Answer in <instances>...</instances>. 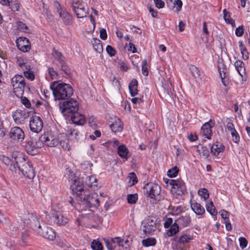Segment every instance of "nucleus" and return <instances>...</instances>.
<instances>
[{
  "mask_svg": "<svg viewBox=\"0 0 250 250\" xmlns=\"http://www.w3.org/2000/svg\"><path fill=\"white\" fill-rule=\"evenodd\" d=\"M50 87L55 100L68 99L73 93L72 87L69 84L65 83L55 81L50 84Z\"/></svg>",
  "mask_w": 250,
  "mask_h": 250,
  "instance_id": "1",
  "label": "nucleus"
},
{
  "mask_svg": "<svg viewBox=\"0 0 250 250\" xmlns=\"http://www.w3.org/2000/svg\"><path fill=\"white\" fill-rule=\"evenodd\" d=\"M79 193L77 197V200L81 201V203L86 208L97 207L99 206V201L98 199V195L95 193H89L86 190H84L82 193Z\"/></svg>",
  "mask_w": 250,
  "mask_h": 250,
  "instance_id": "2",
  "label": "nucleus"
},
{
  "mask_svg": "<svg viewBox=\"0 0 250 250\" xmlns=\"http://www.w3.org/2000/svg\"><path fill=\"white\" fill-rule=\"evenodd\" d=\"M17 166L23 175L29 179H33L35 175L32 164L24 158L19 157L16 161Z\"/></svg>",
  "mask_w": 250,
  "mask_h": 250,
  "instance_id": "3",
  "label": "nucleus"
},
{
  "mask_svg": "<svg viewBox=\"0 0 250 250\" xmlns=\"http://www.w3.org/2000/svg\"><path fill=\"white\" fill-rule=\"evenodd\" d=\"M60 109L64 116L69 117L70 114L74 112L78 111L79 109V104L78 102L73 99H70L64 102L59 103Z\"/></svg>",
  "mask_w": 250,
  "mask_h": 250,
  "instance_id": "4",
  "label": "nucleus"
},
{
  "mask_svg": "<svg viewBox=\"0 0 250 250\" xmlns=\"http://www.w3.org/2000/svg\"><path fill=\"white\" fill-rule=\"evenodd\" d=\"M42 146L40 138L30 137L26 140L24 147L27 153L31 155H35L39 152V148Z\"/></svg>",
  "mask_w": 250,
  "mask_h": 250,
  "instance_id": "5",
  "label": "nucleus"
},
{
  "mask_svg": "<svg viewBox=\"0 0 250 250\" xmlns=\"http://www.w3.org/2000/svg\"><path fill=\"white\" fill-rule=\"evenodd\" d=\"M78 18H83L88 14V8L81 0H73L70 4Z\"/></svg>",
  "mask_w": 250,
  "mask_h": 250,
  "instance_id": "6",
  "label": "nucleus"
},
{
  "mask_svg": "<svg viewBox=\"0 0 250 250\" xmlns=\"http://www.w3.org/2000/svg\"><path fill=\"white\" fill-rule=\"evenodd\" d=\"M41 143H42V146L45 145L48 146L53 147L58 146L59 144L62 145V141H59V139L55 138L49 132L44 133L40 137Z\"/></svg>",
  "mask_w": 250,
  "mask_h": 250,
  "instance_id": "7",
  "label": "nucleus"
},
{
  "mask_svg": "<svg viewBox=\"0 0 250 250\" xmlns=\"http://www.w3.org/2000/svg\"><path fill=\"white\" fill-rule=\"evenodd\" d=\"M169 184L172 186L171 191L178 195L185 194L187 192L185 183L182 180H169Z\"/></svg>",
  "mask_w": 250,
  "mask_h": 250,
  "instance_id": "8",
  "label": "nucleus"
},
{
  "mask_svg": "<svg viewBox=\"0 0 250 250\" xmlns=\"http://www.w3.org/2000/svg\"><path fill=\"white\" fill-rule=\"evenodd\" d=\"M147 194L151 198L155 199L156 196L160 194V187L156 184L152 183H147L144 187Z\"/></svg>",
  "mask_w": 250,
  "mask_h": 250,
  "instance_id": "9",
  "label": "nucleus"
},
{
  "mask_svg": "<svg viewBox=\"0 0 250 250\" xmlns=\"http://www.w3.org/2000/svg\"><path fill=\"white\" fill-rule=\"evenodd\" d=\"M30 130L36 133H38L42 130L43 122L41 118L38 116H33L29 122Z\"/></svg>",
  "mask_w": 250,
  "mask_h": 250,
  "instance_id": "10",
  "label": "nucleus"
},
{
  "mask_svg": "<svg viewBox=\"0 0 250 250\" xmlns=\"http://www.w3.org/2000/svg\"><path fill=\"white\" fill-rule=\"evenodd\" d=\"M143 231L146 234H150L157 229L156 221L152 218H148L144 222Z\"/></svg>",
  "mask_w": 250,
  "mask_h": 250,
  "instance_id": "11",
  "label": "nucleus"
},
{
  "mask_svg": "<svg viewBox=\"0 0 250 250\" xmlns=\"http://www.w3.org/2000/svg\"><path fill=\"white\" fill-rule=\"evenodd\" d=\"M38 233L43 237L50 240H53L56 237V233L54 230L51 228L46 226L45 225L42 228L37 230Z\"/></svg>",
  "mask_w": 250,
  "mask_h": 250,
  "instance_id": "12",
  "label": "nucleus"
},
{
  "mask_svg": "<svg viewBox=\"0 0 250 250\" xmlns=\"http://www.w3.org/2000/svg\"><path fill=\"white\" fill-rule=\"evenodd\" d=\"M11 84L14 90L23 92V88L25 86L24 78L21 75H16L11 79Z\"/></svg>",
  "mask_w": 250,
  "mask_h": 250,
  "instance_id": "13",
  "label": "nucleus"
},
{
  "mask_svg": "<svg viewBox=\"0 0 250 250\" xmlns=\"http://www.w3.org/2000/svg\"><path fill=\"white\" fill-rule=\"evenodd\" d=\"M71 181V188L73 194H75L77 197L79 195L78 193H81L84 190L83 187V180L79 178L77 179L75 177L74 179H72V178Z\"/></svg>",
  "mask_w": 250,
  "mask_h": 250,
  "instance_id": "14",
  "label": "nucleus"
},
{
  "mask_svg": "<svg viewBox=\"0 0 250 250\" xmlns=\"http://www.w3.org/2000/svg\"><path fill=\"white\" fill-rule=\"evenodd\" d=\"M29 224L28 220L24 219L22 220L21 217L17 218L15 222H13L10 229L12 231H17L18 230L23 229L25 227L27 226Z\"/></svg>",
  "mask_w": 250,
  "mask_h": 250,
  "instance_id": "15",
  "label": "nucleus"
},
{
  "mask_svg": "<svg viewBox=\"0 0 250 250\" xmlns=\"http://www.w3.org/2000/svg\"><path fill=\"white\" fill-rule=\"evenodd\" d=\"M28 116V112L26 109L17 110L13 114V118L17 124H22Z\"/></svg>",
  "mask_w": 250,
  "mask_h": 250,
  "instance_id": "16",
  "label": "nucleus"
},
{
  "mask_svg": "<svg viewBox=\"0 0 250 250\" xmlns=\"http://www.w3.org/2000/svg\"><path fill=\"white\" fill-rule=\"evenodd\" d=\"M9 136L12 139L21 141L24 139V134L19 127H14L11 129Z\"/></svg>",
  "mask_w": 250,
  "mask_h": 250,
  "instance_id": "17",
  "label": "nucleus"
},
{
  "mask_svg": "<svg viewBox=\"0 0 250 250\" xmlns=\"http://www.w3.org/2000/svg\"><path fill=\"white\" fill-rule=\"evenodd\" d=\"M105 246L108 250H114L116 246L115 244L118 245L119 247L122 246L123 248V240L120 237H115L105 240Z\"/></svg>",
  "mask_w": 250,
  "mask_h": 250,
  "instance_id": "18",
  "label": "nucleus"
},
{
  "mask_svg": "<svg viewBox=\"0 0 250 250\" xmlns=\"http://www.w3.org/2000/svg\"><path fill=\"white\" fill-rule=\"evenodd\" d=\"M29 217L26 219L28 220L29 224L30 227L37 231L38 229L42 228V226L40 223V216L36 214H31L28 215Z\"/></svg>",
  "mask_w": 250,
  "mask_h": 250,
  "instance_id": "19",
  "label": "nucleus"
},
{
  "mask_svg": "<svg viewBox=\"0 0 250 250\" xmlns=\"http://www.w3.org/2000/svg\"><path fill=\"white\" fill-rule=\"evenodd\" d=\"M214 123H212L211 120H210L209 122L206 123L202 126L201 130L203 136L205 138L208 139H211V137L212 135L211 128L214 126Z\"/></svg>",
  "mask_w": 250,
  "mask_h": 250,
  "instance_id": "20",
  "label": "nucleus"
},
{
  "mask_svg": "<svg viewBox=\"0 0 250 250\" xmlns=\"http://www.w3.org/2000/svg\"><path fill=\"white\" fill-rule=\"evenodd\" d=\"M0 3L8 6L14 12L18 11L21 6L18 0H0Z\"/></svg>",
  "mask_w": 250,
  "mask_h": 250,
  "instance_id": "21",
  "label": "nucleus"
},
{
  "mask_svg": "<svg viewBox=\"0 0 250 250\" xmlns=\"http://www.w3.org/2000/svg\"><path fill=\"white\" fill-rule=\"evenodd\" d=\"M52 215L54 223L59 226L65 225L68 221V219L59 211H55Z\"/></svg>",
  "mask_w": 250,
  "mask_h": 250,
  "instance_id": "22",
  "label": "nucleus"
},
{
  "mask_svg": "<svg viewBox=\"0 0 250 250\" xmlns=\"http://www.w3.org/2000/svg\"><path fill=\"white\" fill-rule=\"evenodd\" d=\"M69 117H70L73 123L77 125H83L85 122L84 116L77 111L70 114Z\"/></svg>",
  "mask_w": 250,
  "mask_h": 250,
  "instance_id": "23",
  "label": "nucleus"
},
{
  "mask_svg": "<svg viewBox=\"0 0 250 250\" xmlns=\"http://www.w3.org/2000/svg\"><path fill=\"white\" fill-rule=\"evenodd\" d=\"M235 67L239 75L244 78L246 77V69L244 63L240 60H237L234 64Z\"/></svg>",
  "mask_w": 250,
  "mask_h": 250,
  "instance_id": "24",
  "label": "nucleus"
},
{
  "mask_svg": "<svg viewBox=\"0 0 250 250\" xmlns=\"http://www.w3.org/2000/svg\"><path fill=\"white\" fill-rule=\"evenodd\" d=\"M60 17L62 18L65 25H71L73 22V16L66 11H60Z\"/></svg>",
  "mask_w": 250,
  "mask_h": 250,
  "instance_id": "25",
  "label": "nucleus"
},
{
  "mask_svg": "<svg viewBox=\"0 0 250 250\" xmlns=\"http://www.w3.org/2000/svg\"><path fill=\"white\" fill-rule=\"evenodd\" d=\"M225 146L221 144H213L210 148V152L215 156H217L220 152L224 150Z\"/></svg>",
  "mask_w": 250,
  "mask_h": 250,
  "instance_id": "26",
  "label": "nucleus"
},
{
  "mask_svg": "<svg viewBox=\"0 0 250 250\" xmlns=\"http://www.w3.org/2000/svg\"><path fill=\"white\" fill-rule=\"evenodd\" d=\"M163 95L165 98L167 100L171 98L172 92L171 89L172 88V85L171 82H169V83L167 85H163Z\"/></svg>",
  "mask_w": 250,
  "mask_h": 250,
  "instance_id": "27",
  "label": "nucleus"
},
{
  "mask_svg": "<svg viewBox=\"0 0 250 250\" xmlns=\"http://www.w3.org/2000/svg\"><path fill=\"white\" fill-rule=\"evenodd\" d=\"M191 207L193 211L197 215H202L205 212L204 207L197 202L192 203Z\"/></svg>",
  "mask_w": 250,
  "mask_h": 250,
  "instance_id": "28",
  "label": "nucleus"
},
{
  "mask_svg": "<svg viewBox=\"0 0 250 250\" xmlns=\"http://www.w3.org/2000/svg\"><path fill=\"white\" fill-rule=\"evenodd\" d=\"M118 154L122 158L128 159V150L125 145H121L118 147Z\"/></svg>",
  "mask_w": 250,
  "mask_h": 250,
  "instance_id": "29",
  "label": "nucleus"
},
{
  "mask_svg": "<svg viewBox=\"0 0 250 250\" xmlns=\"http://www.w3.org/2000/svg\"><path fill=\"white\" fill-rule=\"evenodd\" d=\"M9 167V172L13 177H17L20 174V168L17 167V164L14 162L8 166Z\"/></svg>",
  "mask_w": 250,
  "mask_h": 250,
  "instance_id": "30",
  "label": "nucleus"
},
{
  "mask_svg": "<svg viewBox=\"0 0 250 250\" xmlns=\"http://www.w3.org/2000/svg\"><path fill=\"white\" fill-rule=\"evenodd\" d=\"M93 47L95 50L98 52L101 53L103 51V47L101 41L98 39L94 38L91 41Z\"/></svg>",
  "mask_w": 250,
  "mask_h": 250,
  "instance_id": "31",
  "label": "nucleus"
},
{
  "mask_svg": "<svg viewBox=\"0 0 250 250\" xmlns=\"http://www.w3.org/2000/svg\"><path fill=\"white\" fill-rule=\"evenodd\" d=\"M110 128L112 131L114 132L121 131L123 128L122 124L119 119H117V121L114 123H112L110 125Z\"/></svg>",
  "mask_w": 250,
  "mask_h": 250,
  "instance_id": "32",
  "label": "nucleus"
},
{
  "mask_svg": "<svg viewBox=\"0 0 250 250\" xmlns=\"http://www.w3.org/2000/svg\"><path fill=\"white\" fill-rule=\"evenodd\" d=\"M224 19L226 22L230 24L233 27L235 26V21L233 20L230 16L229 12L226 9L223 10Z\"/></svg>",
  "mask_w": 250,
  "mask_h": 250,
  "instance_id": "33",
  "label": "nucleus"
},
{
  "mask_svg": "<svg viewBox=\"0 0 250 250\" xmlns=\"http://www.w3.org/2000/svg\"><path fill=\"white\" fill-rule=\"evenodd\" d=\"M198 151L200 155L202 156L205 159L207 158L209 155L208 150L205 146H198Z\"/></svg>",
  "mask_w": 250,
  "mask_h": 250,
  "instance_id": "34",
  "label": "nucleus"
},
{
  "mask_svg": "<svg viewBox=\"0 0 250 250\" xmlns=\"http://www.w3.org/2000/svg\"><path fill=\"white\" fill-rule=\"evenodd\" d=\"M156 243V241L154 238H148L146 239H144L142 241V245L143 246L148 247L149 246H155Z\"/></svg>",
  "mask_w": 250,
  "mask_h": 250,
  "instance_id": "35",
  "label": "nucleus"
},
{
  "mask_svg": "<svg viewBox=\"0 0 250 250\" xmlns=\"http://www.w3.org/2000/svg\"><path fill=\"white\" fill-rule=\"evenodd\" d=\"M176 221L178 223L182 225L183 227L188 226L190 222V218L188 216H182L179 218Z\"/></svg>",
  "mask_w": 250,
  "mask_h": 250,
  "instance_id": "36",
  "label": "nucleus"
},
{
  "mask_svg": "<svg viewBox=\"0 0 250 250\" xmlns=\"http://www.w3.org/2000/svg\"><path fill=\"white\" fill-rule=\"evenodd\" d=\"M207 210L212 216H215L217 214V211L215 209L213 202L210 201L208 204L206 205Z\"/></svg>",
  "mask_w": 250,
  "mask_h": 250,
  "instance_id": "37",
  "label": "nucleus"
},
{
  "mask_svg": "<svg viewBox=\"0 0 250 250\" xmlns=\"http://www.w3.org/2000/svg\"><path fill=\"white\" fill-rule=\"evenodd\" d=\"M218 70L220 73V77L221 78L222 82L224 86H226L228 84V82L225 80L226 77V69L223 68V70H221V68L220 66H218Z\"/></svg>",
  "mask_w": 250,
  "mask_h": 250,
  "instance_id": "38",
  "label": "nucleus"
},
{
  "mask_svg": "<svg viewBox=\"0 0 250 250\" xmlns=\"http://www.w3.org/2000/svg\"><path fill=\"white\" fill-rule=\"evenodd\" d=\"M91 247L93 250H103L102 243L98 240H93L91 243Z\"/></svg>",
  "mask_w": 250,
  "mask_h": 250,
  "instance_id": "39",
  "label": "nucleus"
},
{
  "mask_svg": "<svg viewBox=\"0 0 250 250\" xmlns=\"http://www.w3.org/2000/svg\"><path fill=\"white\" fill-rule=\"evenodd\" d=\"M179 230V226L176 223L173 224L169 229L168 230L167 234L168 236H172L175 235Z\"/></svg>",
  "mask_w": 250,
  "mask_h": 250,
  "instance_id": "40",
  "label": "nucleus"
},
{
  "mask_svg": "<svg viewBox=\"0 0 250 250\" xmlns=\"http://www.w3.org/2000/svg\"><path fill=\"white\" fill-rule=\"evenodd\" d=\"M189 70L192 76L196 78L200 76V72L199 69L194 65H191L189 67Z\"/></svg>",
  "mask_w": 250,
  "mask_h": 250,
  "instance_id": "41",
  "label": "nucleus"
},
{
  "mask_svg": "<svg viewBox=\"0 0 250 250\" xmlns=\"http://www.w3.org/2000/svg\"><path fill=\"white\" fill-rule=\"evenodd\" d=\"M199 195L205 201L209 197V193L208 190L205 188H201L198 190Z\"/></svg>",
  "mask_w": 250,
  "mask_h": 250,
  "instance_id": "42",
  "label": "nucleus"
},
{
  "mask_svg": "<svg viewBox=\"0 0 250 250\" xmlns=\"http://www.w3.org/2000/svg\"><path fill=\"white\" fill-rule=\"evenodd\" d=\"M127 202L129 204H133L136 203L138 199L137 194H128L127 197Z\"/></svg>",
  "mask_w": 250,
  "mask_h": 250,
  "instance_id": "43",
  "label": "nucleus"
},
{
  "mask_svg": "<svg viewBox=\"0 0 250 250\" xmlns=\"http://www.w3.org/2000/svg\"><path fill=\"white\" fill-rule=\"evenodd\" d=\"M128 178L129 179V182L131 183V185H134L138 182L137 177L134 172L129 173Z\"/></svg>",
  "mask_w": 250,
  "mask_h": 250,
  "instance_id": "44",
  "label": "nucleus"
},
{
  "mask_svg": "<svg viewBox=\"0 0 250 250\" xmlns=\"http://www.w3.org/2000/svg\"><path fill=\"white\" fill-rule=\"evenodd\" d=\"M142 73L144 75L147 76L148 74V66L147 64V61L146 60H144L142 61Z\"/></svg>",
  "mask_w": 250,
  "mask_h": 250,
  "instance_id": "45",
  "label": "nucleus"
},
{
  "mask_svg": "<svg viewBox=\"0 0 250 250\" xmlns=\"http://www.w3.org/2000/svg\"><path fill=\"white\" fill-rule=\"evenodd\" d=\"M52 55L54 58L58 61V62L62 61V60H63L64 58L61 53L56 50H53L52 52Z\"/></svg>",
  "mask_w": 250,
  "mask_h": 250,
  "instance_id": "46",
  "label": "nucleus"
},
{
  "mask_svg": "<svg viewBox=\"0 0 250 250\" xmlns=\"http://www.w3.org/2000/svg\"><path fill=\"white\" fill-rule=\"evenodd\" d=\"M178 173V169L176 167H173L167 171V175L169 177H175Z\"/></svg>",
  "mask_w": 250,
  "mask_h": 250,
  "instance_id": "47",
  "label": "nucleus"
},
{
  "mask_svg": "<svg viewBox=\"0 0 250 250\" xmlns=\"http://www.w3.org/2000/svg\"><path fill=\"white\" fill-rule=\"evenodd\" d=\"M20 43L23 44V45L26 44H30V42L28 39L25 37H19L16 40L17 46L20 45Z\"/></svg>",
  "mask_w": 250,
  "mask_h": 250,
  "instance_id": "48",
  "label": "nucleus"
},
{
  "mask_svg": "<svg viewBox=\"0 0 250 250\" xmlns=\"http://www.w3.org/2000/svg\"><path fill=\"white\" fill-rule=\"evenodd\" d=\"M58 245L64 249L65 250H73L69 244L64 241L58 242Z\"/></svg>",
  "mask_w": 250,
  "mask_h": 250,
  "instance_id": "49",
  "label": "nucleus"
},
{
  "mask_svg": "<svg viewBox=\"0 0 250 250\" xmlns=\"http://www.w3.org/2000/svg\"><path fill=\"white\" fill-rule=\"evenodd\" d=\"M0 159L8 167L13 162L9 157L4 155L0 156Z\"/></svg>",
  "mask_w": 250,
  "mask_h": 250,
  "instance_id": "50",
  "label": "nucleus"
},
{
  "mask_svg": "<svg viewBox=\"0 0 250 250\" xmlns=\"http://www.w3.org/2000/svg\"><path fill=\"white\" fill-rule=\"evenodd\" d=\"M106 50L107 53L111 57L114 56L116 53V50L115 49L109 45H108L106 46Z\"/></svg>",
  "mask_w": 250,
  "mask_h": 250,
  "instance_id": "51",
  "label": "nucleus"
},
{
  "mask_svg": "<svg viewBox=\"0 0 250 250\" xmlns=\"http://www.w3.org/2000/svg\"><path fill=\"white\" fill-rule=\"evenodd\" d=\"M18 48L21 51L23 52H27L30 49V44H26L24 45L21 43H20V45H18Z\"/></svg>",
  "mask_w": 250,
  "mask_h": 250,
  "instance_id": "52",
  "label": "nucleus"
},
{
  "mask_svg": "<svg viewBox=\"0 0 250 250\" xmlns=\"http://www.w3.org/2000/svg\"><path fill=\"white\" fill-rule=\"evenodd\" d=\"M190 240H191V238L189 236L184 234L179 237V242L181 243H188Z\"/></svg>",
  "mask_w": 250,
  "mask_h": 250,
  "instance_id": "53",
  "label": "nucleus"
},
{
  "mask_svg": "<svg viewBox=\"0 0 250 250\" xmlns=\"http://www.w3.org/2000/svg\"><path fill=\"white\" fill-rule=\"evenodd\" d=\"M48 71L52 79H55L57 78L58 73L54 70L53 67H51L48 68Z\"/></svg>",
  "mask_w": 250,
  "mask_h": 250,
  "instance_id": "54",
  "label": "nucleus"
},
{
  "mask_svg": "<svg viewBox=\"0 0 250 250\" xmlns=\"http://www.w3.org/2000/svg\"><path fill=\"white\" fill-rule=\"evenodd\" d=\"M239 241L240 242V247L241 248V249H243L247 247L248 241L245 238L241 237L239 238Z\"/></svg>",
  "mask_w": 250,
  "mask_h": 250,
  "instance_id": "55",
  "label": "nucleus"
},
{
  "mask_svg": "<svg viewBox=\"0 0 250 250\" xmlns=\"http://www.w3.org/2000/svg\"><path fill=\"white\" fill-rule=\"evenodd\" d=\"M24 76L26 78H27L31 81L34 80V79H35V76L33 74V72L31 71L28 70V71H25L24 72Z\"/></svg>",
  "mask_w": 250,
  "mask_h": 250,
  "instance_id": "56",
  "label": "nucleus"
},
{
  "mask_svg": "<svg viewBox=\"0 0 250 250\" xmlns=\"http://www.w3.org/2000/svg\"><path fill=\"white\" fill-rule=\"evenodd\" d=\"M244 26L243 25L239 26L238 27L236 28L235 30V34L238 37H241L244 34Z\"/></svg>",
  "mask_w": 250,
  "mask_h": 250,
  "instance_id": "57",
  "label": "nucleus"
},
{
  "mask_svg": "<svg viewBox=\"0 0 250 250\" xmlns=\"http://www.w3.org/2000/svg\"><path fill=\"white\" fill-rule=\"evenodd\" d=\"M231 134L232 137L233 141L235 143H238L240 141V136L236 130L235 132L234 131V133L231 132Z\"/></svg>",
  "mask_w": 250,
  "mask_h": 250,
  "instance_id": "58",
  "label": "nucleus"
},
{
  "mask_svg": "<svg viewBox=\"0 0 250 250\" xmlns=\"http://www.w3.org/2000/svg\"><path fill=\"white\" fill-rule=\"evenodd\" d=\"M88 123L90 126L95 129L97 127L96 119L93 117H90L88 120Z\"/></svg>",
  "mask_w": 250,
  "mask_h": 250,
  "instance_id": "59",
  "label": "nucleus"
},
{
  "mask_svg": "<svg viewBox=\"0 0 250 250\" xmlns=\"http://www.w3.org/2000/svg\"><path fill=\"white\" fill-rule=\"evenodd\" d=\"M21 103L26 108H30L31 106L30 102L25 97L21 98Z\"/></svg>",
  "mask_w": 250,
  "mask_h": 250,
  "instance_id": "60",
  "label": "nucleus"
},
{
  "mask_svg": "<svg viewBox=\"0 0 250 250\" xmlns=\"http://www.w3.org/2000/svg\"><path fill=\"white\" fill-rule=\"evenodd\" d=\"M79 132L75 129H71L69 132V136L74 137L75 139H78L77 137L79 135Z\"/></svg>",
  "mask_w": 250,
  "mask_h": 250,
  "instance_id": "61",
  "label": "nucleus"
},
{
  "mask_svg": "<svg viewBox=\"0 0 250 250\" xmlns=\"http://www.w3.org/2000/svg\"><path fill=\"white\" fill-rule=\"evenodd\" d=\"M221 213V216L223 219H224V221L229 220V213L225 210H222L220 211Z\"/></svg>",
  "mask_w": 250,
  "mask_h": 250,
  "instance_id": "62",
  "label": "nucleus"
},
{
  "mask_svg": "<svg viewBox=\"0 0 250 250\" xmlns=\"http://www.w3.org/2000/svg\"><path fill=\"white\" fill-rule=\"evenodd\" d=\"M155 6L158 8H163L165 6V2L162 0H153Z\"/></svg>",
  "mask_w": 250,
  "mask_h": 250,
  "instance_id": "63",
  "label": "nucleus"
},
{
  "mask_svg": "<svg viewBox=\"0 0 250 250\" xmlns=\"http://www.w3.org/2000/svg\"><path fill=\"white\" fill-rule=\"evenodd\" d=\"M100 37L102 39L105 40L107 39V34L106 30L102 28L100 31Z\"/></svg>",
  "mask_w": 250,
  "mask_h": 250,
  "instance_id": "64",
  "label": "nucleus"
}]
</instances>
